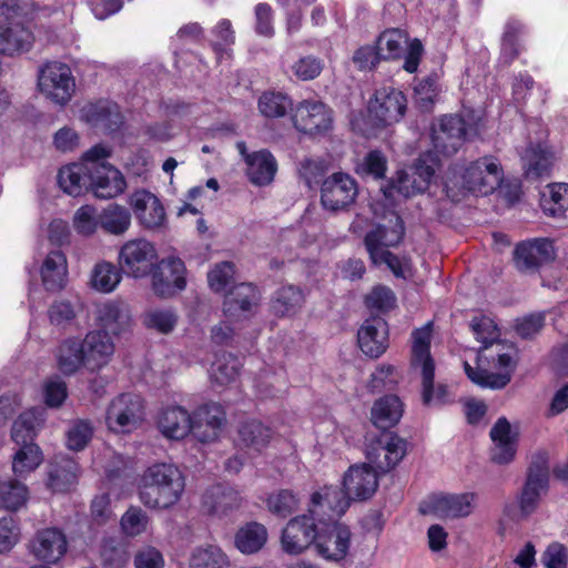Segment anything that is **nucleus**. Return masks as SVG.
Returning <instances> with one entry per match:
<instances>
[{"label": "nucleus", "instance_id": "nucleus-56", "mask_svg": "<svg viewBox=\"0 0 568 568\" xmlns=\"http://www.w3.org/2000/svg\"><path fill=\"white\" fill-rule=\"evenodd\" d=\"M323 60L314 55H305L295 61L291 70L298 80L310 81L317 78L323 71Z\"/></svg>", "mask_w": 568, "mask_h": 568}, {"label": "nucleus", "instance_id": "nucleus-5", "mask_svg": "<svg viewBox=\"0 0 568 568\" xmlns=\"http://www.w3.org/2000/svg\"><path fill=\"white\" fill-rule=\"evenodd\" d=\"M549 483L548 454L539 450L531 456L526 481L518 498L519 517L526 518L538 507Z\"/></svg>", "mask_w": 568, "mask_h": 568}, {"label": "nucleus", "instance_id": "nucleus-10", "mask_svg": "<svg viewBox=\"0 0 568 568\" xmlns=\"http://www.w3.org/2000/svg\"><path fill=\"white\" fill-rule=\"evenodd\" d=\"M143 416L141 397L134 394H121L110 403L105 422L112 432L130 433L139 426Z\"/></svg>", "mask_w": 568, "mask_h": 568}, {"label": "nucleus", "instance_id": "nucleus-39", "mask_svg": "<svg viewBox=\"0 0 568 568\" xmlns=\"http://www.w3.org/2000/svg\"><path fill=\"white\" fill-rule=\"evenodd\" d=\"M403 229H387L378 225L369 231L364 240L369 257L379 256L381 253L389 252L387 247L398 244L403 237Z\"/></svg>", "mask_w": 568, "mask_h": 568}, {"label": "nucleus", "instance_id": "nucleus-46", "mask_svg": "<svg viewBox=\"0 0 568 568\" xmlns=\"http://www.w3.org/2000/svg\"><path fill=\"white\" fill-rule=\"evenodd\" d=\"M300 498L291 489H280L270 494L266 498L267 510L280 517L286 518L298 509Z\"/></svg>", "mask_w": 568, "mask_h": 568}, {"label": "nucleus", "instance_id": "nucleus-27", "mask_svg": "<svg viewBox=\"0 0 568 568\" xmlns=\"http://www.w3.org/2000/svg\"><path fill=\"white\" fill-rule=\"evenodd\" d=\"M225 420V413L221 405L204 404L194 412L192 417L193 435L200 442H212L217 437Z\"/></svg>", "mask_w": 568, "mask_h": 568}, {"label": "nucleus", "instance_id": "nucleus-18", "mask_svg": "<svg viewBox=\"0 0 568 568\" xmlns=\"http://www.w3.org/2000/svg\"><path fill=\"white\" fill-rule=\"evenodd\" d=\"M434 174V166L427 163V158L422 156L408 171L397 172L390 184V193L396 192L404 197L423 193L428 189Z\"/></svg>", "mask_w": 568, "mask_h": 568}, {"label": "nucleus", "instance_id": "nucleus-28", "mask_svg": "<svg viewBox=\"0 0 568 568\" xmlns=\"http://www.w3.org/2000/svg\"><path fill=\"white\" fill-rule=\"evenodd\" d=\"M388 329L381 317L366 320L357 333L358 346L371 357L381 356L387 348Z\"/></svg>", "mask_w": 568, "mask_h": 568}, {"label": "nucleus", "instance_id": "nucleus-12", "mask_svg": "<svg viewBox=\"0 0 568 568\" xmlns=\"http://www.w3.org/2000/svg\"><path fill=\"white\" fill-rule=\"evenodd\" d=\"M351 542L352 532L347 526L324 518L315 545L317 555L328 561L338 562L348 555Z\"/></svg>", "mask_w": 568, "mask_h": 568}, {"label": "nucleus", "instance_id": "nucleus-50", "mask_svg": "<svg viewBox=\"0 0 568 568\" xmlns=\"http://www.w3.org/2000/svg\"><path fill=\"white\" fill-rule=\"evenodd\" d=\"M42 462V454L36 444L20 445L14 454L12 469L14 474L22 476L34 470Z\"/></svg>", "mask_w": 568, "mask_h": 568}, {"label": "nucleus", "instance_id": "nucleus-44", "mask_svg": "<svg viewBox=\"0 0 568 568\" xmlns=\"http://www.w3.org/2000/svg\"><path fill=\"white\" fill-rule=\"evenodd\" d=\"M241 368L240 359L230 353L216 356L210 369L211 381L220 386L229 385L236 381Z\"/></svg>", "mask_w": 568, "mask_h": 568}, {"label": "nucleus", "instance_id": "nucleus-58", "mask_svg": "<svg viewBox=\"0 0 568 568\" xmlns=\"http://www.w3.org/2000/svg\"><path fill=\"white\" fill-rule=\"evenodd\" d=\"M99 222L97 210L92 205L79 207L73 216V226L79 234L91 235L95 232Z\"/></svg>", "mask_w": 568, "mask_h": 568}, {"label": "nucleus", "instance_id": "nucleus-55", "mask_svg": "<svg viewBox=\"0 0 568 568\" xmlns=\"http://www.w3.org/2000/svg\"><path fill=\"white\" fill-rule=\"evenodd\" d=\"M93 435V427L88 420H77L67 433V446L71 450H82Z\"/></svg>", "mask_w": 568, "mask_h": 568}, {"label": "nucleus", "instance_id": "nucleus-9", "mask_svg": "<svg viewBox=\"0 0 568 568\" xmlns=\"http://www.w3.org/2000/svg\"><path fill=\"white\" fill-rule=\"evenodd\" d=\"M358 195L356 180L344 172H335L321 183V204L331 212L344 211Z\"/></svg>", "mask_w": 568, "mask_h": 568}, {"label": "nucleus", "instance_id": "nucleus-4", "mask_svg": "<svg viewBox=\"0 0 568 568\" xmlns=\"http://www.w3.org/2000/svg\"><path fill=\"white\" fill-rule=\"evenodd\" d=\"M430 323L413 332L410 364L419 369L423 378V403L425 405H443L453 402L446 385L434 386L435 363L430 355Z\"/></svg>", "mask_w": 568, "mask_h": 568}, {"label": "nucleus", "instance_id": "nucleus-21", "mask_svg": "<svg viewBox=\"0 0 568 568\" xmlns=\"http://www.w3.org/2000/svg\"><path fill=\"white\" fill-rule=\"evenodd\" d=\"M406 97L393 87H383L376 90L374 100L369 102L368 110L382 124L398 122L406 111Z\"/></svg>", "mask_w": 568, "mask_h": 568}, {"label": "nucleus", "instance_id": "nucleus-45", "mask_svg": "<svg viewBox=\"0 0 568 568\" xmlns=\"http://www.w3.org/2000/svg\"><path fill=\"white\" fill-rule=\"evenodd\" d=\"M292 99L280 91H265L257 101L260 113L267 119L283 118L292 110Z\"/></svg>", "mask_w": 568, "mask_h": 568}, {"label": "nucleus", "instance_id": "nucleus-19", "mask_svg": "<svg viewBox=\"0 0 568 568\" xmlns=\"http://www.w3.org/2000/svg\"><path fill=\"white\" fill-rule=\"evenodd\" d=\"M90 178V190L98 199L115 197L126 187L122 173L105 160H93Z\"/></svg>", "mask_w": 568, "mask_h": 568}, {"label": "nucleus", "instance_id": "nucleus-48", "mask_svg": "<svg viewBox=\"0 0 568 568\" xmlns=\"http://www.w3.org/2000/svg\"><path fill=\"white\" fill-rule=\"evenodd\" d=\"M28 498V489L22 483L10 479L0 484V507L17 510Z\"/></svg>", "mask_w": 568, "mask_h": 568}, {"label": "nucleus", "instance_id": "nucleus-6", "mask_svg": "<svg viewBox=\"0 0 568 568\" xmlns=\"http://www.w3.org/2000/svg\"><path fill=\"white\" fill-rule=\"evenodd\" d=\"M324 518L312 514L310 509L305 514L291 518L281 534V546L288 555H300L316 545Z\"/></svg>", "mask_w": 568, "mask_h": 568}, {"label": "nucleus", "instance_id": "nucleus-2", "mask_svg": "<svg viewBox=\"0 0 568 568\" xmlns=\"http://www.w3.org/2000/svg\"><path fill=\"white\" fill-rule=\"evenodd\" d=\"M500 163L493 156H484L471 162L467 168H450L445 178L448 197L459 201L465 192L488 195L503 182Z\"/></svg>", "mask_w": 568, "mask_h": 568}, {"label": "nucleus", "instance_id": "nucleus-14", "mask_svg": "<svg viewBox=\"0 0 568 568\" xmlns=\"http://www.w3.org/2000/svg\"><path fill=\"white\" fill-rule=\"evenodd\" d=\"M150 273L152 290L158 296L171 297L186 287V268L179 257L162 258Z\"/></svg>", "mask_w": 568, "mask_h": 568}, {"label": "nucleus", "instance_id": "nucleus-26", "mask_svg": "<svg viewBox=\"0 0 568 568\" xmlns=\"http://www.w3.org/2000/svg\"><path fill=\"white\" fill-rule=\"evenodd\" d=\"M294 126L304 133L326 131L331 126L332 116L326 105L320 101L301 102L293 114Z\"/></svg>", "mask_w": 568, "mask_h": 568}, {"label": "nucleus", "instance_id": "nucleus-34", "mask_svg": "<svg viewBox=\"0 0 568 568\" xmlns=\"http://www.w3.org/2000/svg\"><path fill=\"white\" fill-rule=\"evenodd\" d=\"M95 318L99 325L109 335L120 334L130 325V312L128 306L122 302L109 301L97 307Z\"/></svg>", "mask_w": 568, "mask_h": 568}, {"label": "nucleus", "instance_id": "nucleus-15", "mask_svg": "<svg viewBox=\"0 0 568 568\" xmlns=\"http://www.w3.org/2000/svg\"><path fill=\"white\" fill-rule=\"evenodd\" d=\"M156 250L146 240H132L120 250L119 263L122 270L133 277H144L154 265Z\"/></svg>", "mask_w": 568, "mask_h": 568}, {"label": "nucleus", "instance_id": "nucleus-59", "mask_svg": "<svg viewBox=\"0 0 568 568\" xmlns=\"http://www.w3.org/2000/svg\"><path fill=\"white\" fill-rule=\"evenodd\" d=\"M366 306L378 312H388L395 307L396 297L394 292L383 285L375 286L365 298Z\"/></svg>", "mask_w": 568, "mask_h": 568}, {"label": "nucleus", "instance_id": "nucleus-54", "mask_svg": "<svg viewBox=\"0 0 568 568\" xmlns=\"http://www.w3.org/2000/svg\"><path fill=\"white\" fill-rule=\"evenodd\" d=\"M234 264L231 262H221L207 273V282L212 291L216 293L227 292L234 281Z\"/></svg>", "mask_w": 568, "mask_h": 568}, {"label": "nucleus", "instance_id": "nucleus-52", "mask_svg": "<svg viewBox=\"0 0 568 568\" xmlns=\"http://www.w3.org/2000/svg\"><path fill=\"white\" fill-rule=\"evenodd\" d=\"M464 368L467 377L481 387L500 389L510 382L508 373H491L486 369L474 368L467 362L464 363Z\"/></svg>", "mask_w": 568, "mask_h": 568}, {"label": "nucleus", "instance_id": "nucleus-36", "mask_svg": "<svg viewBox=\"0 0 568 568\" xmlns=\"http://www.w3.org/2000/svg\"><path fill=\"white\" fill-rule=\"evenodd\" d=\"M246 174L248 180L258 186L270 184L277 171V162L273 154L267 150L252 152L247 159Z\"/></svg>", "mask_w": 568, "mask_h": 568}, {"label": "nucleus", "instance_id": "nucleus-49", "mask_svg": "<svg viewBox=\"0 0 568 568\" xmlns=\"http://www.w3.org/2000/svg\"><path fill=\"white\" fill-rule=\"evenodd\" d=\"M408 41L406 34L399 29L384 31L377 40L378 52L384 60L400 57L403 45Z\"/></svg>", "mask_w": 568, "mask_h": 568}, {"label": "nucleus", "instance_id": "nucleus-32", "mask_svg": "<svg viewBox=\"0 0 568 568\" xmlns=\"http://www.w3.org/2000/svg\"><path fill=\"white\" fill-rule=\"evenodd\" d=\"M40 274L42 285L48 292H59L64 288L68 280V262L63 252L51 251L41 265Z\"/></svg>", "mask_w": 568, "mask_h": 568}, {"label": "nucleus", "instance_id": "nucleus-61", "mask_svg": "<svg viewBox=\"0 0 568 568\" xmlns=\"http://www.w3.org/2000/svg\"><path fill=\"white\" fill-rule=\"evenodd\" d=\"M470 328L477 341L484 344V348L491 345L498 336L496 324L485 315L474 317L470 322Z\"/></svg>", "mask_w": 568, "mask_h": 568}, {"label": "nucleus", "instance_id": "nucleus-22", "mask_svg": "<svg viewBox=\"0 0 568 568\" xmlns=\"http://www.w3.org/2000/svg\"><path fill=\"white\" fill-rule=\"evenodd\" d=\"M30 551L40 561L58 562L68 550L65 534L57 527L40 529L30 540Z\"/></svg>", "mask_w": 568, "mask_h": 568}, {"label": "nucleus", "instance_id": "nucleus-1", "mask_svg": "<svg viewBox=\"0 0 568 568\" xmlns=\"http://www.w3.org/2000/svg\"><path fill=\"white\" fill-rule=\"evenodd\" d=\"M114 353L111 337L101 331L89 332L84 338L67 337L55 348L58 369L67 376L74 375L82 367L98 371L105 366Z\"/></svg>", "mask_w": 568, "mask_h": 568}, {"label": "nucleus", "instance_id": "nucleus-35", "mask_svg": "<svg viewBox=\"0 0 568 568\" xmlns=\"http://www.w3.org/2000/svg\"><path fill=\"white\" fill-rule=\"evenodd\" d=\"M32 43L33 36L23 24L13 21L0 24V53L13 55L24 52Z\"/></svg>", "mask_w": 568, "mask_h": 568}, {"label": "nucleus", "instance_id": "nucleus-41", "mask_svg": "<svg viewBox=\"0 0 568 568\" xmlns=\"http://www.w3.org/2000/svg\"><path fill=\"white\" fill-rule=\"evenodd\" d=\"M122 280L120 268L111 262H98L90 274L91 286L100 293L113 292Z\"/></svg>", "mask_w": 568, "mask_h": 568}, {"label": "nucleus", "instance_id": "nucleus-43", "mask_svg": "<svg viewBox=\"0 0 568 568\" xmlns=\"http://www.w3.org/2000/svg\"><path fill=\"white\" fill-rule=\"evenodd\" d=\"M304 302L303 291L294 285L278 288L271 302L272 311L277 316L294 314Z\"/></svg>", "mask_w": 568, "mask_h": 568}, {"label": "nucleus", "instance_id": "nucleus-51", "mask_svg": "<svg viewBox=\"0 0 568 568\" xmlns=\"http://www.w3.org/2000/svg\"><path fill=\"white\" fill-rule=\"evenodd\" d=\"M227 566L226 556L215 546L197 548L190 558V568H227Z\"/></svg>", "mask_w": 568, "mask_h": 568}, {"label": "nucleus", "instance_id": "nucleus-64", "mask_svg": "<svg viewBox=\"0 0 568 568\" xmlns=\"http://www.w3.org/2000/svg\"><path fill=\"white\" fill-rule=\"evenodd\" d=\"M521 26L517 22H508L503 37L501 55L506 63L513 62L519 54L517 39Z\"/></svg>", "mask_w": 568, "mask_h": 568}, {"label": "nucleus", "instance_id": "nucleus-37", "mask_svg": "<svg viewBox=\"0 0 568 568\" xmlns=\"http://www.w3.org/2000/svg\"><path fill=\"white\" fill-rule=\"evenodd\" d=\"M403 415V404L395 395H387L376 400L372 408V422L381 429L395 426Z\"/></svg>", "mask_w": 568, "mask_h": 568}, {"label": "nucleus", "instance_id": "nucleus-53", "mask_svg": "<svg viewBox=\"0 0 568 568\" xmlns=\"http://www.w3.org/2000/svg\"><path fill=\"white\" fill-rule=\"evenodd\" d=\"M178 315L170 308H153L148 311L143 316V324L150 329H155L161 334L171 333L176 323Z\"/></svg>", "mask_w": 568, "mask_h": 568}, {"label": "nucleus", "instance_id": "nucleus-16", "mask_svg": "<svg viewBox=\"0 0 568 568\" xmlns=\"http://www.w3.org/2000/svg\"><path fill=\"white\" fill-rule=\"evenodd\" d=\"M474 501L475 495L471 493L433 496L420 507V511L439 519H457L471 514Z\"/></svg>", "mask_w": 568, "mask_h": 568}, {"label": "nucleus", "instance_id": "nucleus-63", "mask_svg": "<svg viewBox=\"0 0 568 568\" xmlns=\"http://www.w3.org/2000/svg\"><path fill=\"white\" fill-rule=\"evenodd\" d=\"M438 77L430 74L420 80L415 87V94L417 102L422 108L428 109L433 105L435 98L438 94Z\"/></svg>", "mask_w": 568, "mask_h": 568}, {"label": "nucleus", "instance_id": "nucleus-29", "mask_svg": "<svg viewBox=\"0 0 568 568\" xmlns=\"http://www.w3.org/2000/svg\"><path fill=\"white\" fill-rule=\"evenodd\" d=\"M203 506L209 513L226 515L242 506L241 491L225 484H216L205 490L202 497Z\"/></svg>", "mask_w": 568, "mask_h": 568}, {"label": "nucleus", "instance_id": "nucleus-20", "mask_svg": "<svg viewBox=\"0 0 568 568\" xmlns=\"http://www.w3.org/2000/svg\"><path fill=\"white\" fill-rule=\"evenodd\" d=\"M352 498L346 490L338 487L325 486L311 496L308 509L320 518L336 521L349 507Z\"/></svg>", "mask_w": 568, "mask_h": 568}, {"label": "nucleus", "instance_id": "nucleus-47", "mask_svg": "<svg viewBox=\"0 0 568 568\" xmlns=\"http://www.w3.org/2000/svg\"><path fill=\"white\" fill-rule=\"evenodd\" d=\"M78 466L71 459H62L61 464H54L49 471V487L53 491H65L77 480Z\"/></svg>", "mask_w": 568, "mask_h": 568}, {"label": "nucleus", "instance_id": "nucleus-24", "mask_svg": "<svg viewBox=\"0 0 568 568\" xmlns=\"http://www.w3.org/2000/svg\"><path fill=\"white\" fill-rule=\"evenodd\" d=\"M129 204L139 223L148 230H159L166 221L163 204L153 193L139 190L131 194Z\"/></svg>", "mask_w": 568, "mask_h": 568}, {"label": "nucleus", "instance_id": "nucleus-40", "mask_svg": "<svg viewBox=\"0 0 568 568\" xmlns=\"http://www.w3.org/2000/svg\"><path fill=\"white\" fill-rule=\"evenodd\" d=\"M237 433L240 443L256 452L265 448L273 438V430L256 419L244 422Z\"/></svg>", "mask_w": 568, "mask_h": 568}, {"label": "nucleus", "instance_id": "nucleus-60", "mask_svg": "<svg viewBox=\"0 0 568 568\" xmlns=\"http://www.w3.org/2000/svg\"><path fill=\"white\" fill-rule=\"evenodd\" d=\"M327 171V164L321 159H305L301 161L298 173L308 189L318 184Z\"/></svg>", "mask_w": 568, "mask_h": 568}, {"label": "nucleus", "instance_id": "nucleus-62", "mask_svg": "<svg viewBox=\"0 0 568 568\" xmlns=\"http://www.w3.org/2000/svg\"><path fill=\"white\" fill-rule=\"evenodd\" d=\"M148 516L136 507L129 508L121 518L122 530L128 536H138L146 529Z\"/></svg>", "mask_w": 568, "mask_h": 568}, {"label": "nucleus", "instance_id": "nucleus-33", "mask_svg": "<svg viewBox=\"0 0 568 568\" xmlns=\"http://www.w3.org/2000/svg\"><path fill=\"white\" fill-rule=\"evenodd\" d=\"M82 112L87 122L105 132H114L123 123V116L115 103L100 101L87 105Z\"/></svg>", "mask_w": 568, "mask_h": 568}, {"label": "nucleus", "instance_id": "nucleus-31", "mask_svg": "<svg viewBox=\"0 0 568 568\" xmlns=\"http://www.w3.org/2000/svg\"><path fill=\"white\" fill-rule=\"evenodd\" d=\"M524 174L527 180L548 179L551 173L554 156L544 145H529L521 156Z\"/></svg>", "mask_w": 568, "mask_h": 568}, {"label": "nucleus", "instance_id": "nucleus-8", "mask_svg": "<svg viewBox=\"0 0 568 568\" xmlns=\"http://www.w3.org/2000/svg\"><path fill=\"white\" fill-rule=\"evenodd\" d=\"M407 443L394 433L383 432L366 446V458L376 473L393 469L406 455Z\"/></svg>", "mask_w": 568, "mask_h": 568}, {"label": "nucleus", "instance_id": "nucleus-7", "mask_svg": "<svg viewBox=\"0 0 568 568\" xmlns=\"http://www.w3.org/2000/svg\"><path fill=\"white\" fill-rule=\"evenodd\" d=\"M111 155V149L104 144H97L88 150L80 163H72L60 169L58 174L59 186L64 193L79 196L90 190V172L93 160H105Z\"/></svg>", "mask_w": 568, "mask_h": 568}, {"label": "nucleus", "instance_id": "nucleus-13", "mask_svg": "<svg viewBox=\"0 0 568 568\" xmlns=\"http://www.w3.org/2000/svg\"><path fill=\"white\" fill-rule=\"evenodd\" d=\"M469 136L466 122L458 115H444L432 128V143L436 153L454 155Z\"/></svg>", "mask_w": 568, "mask_h": 568}, {"label": "nucleus", "instance_id": "nucleus-3", "mask_svg": "<svg viewBox=\"0 0 568 568\" xmlns=\"http://www.w3.org/2000/svg\"><path fill=\"white\" fill-rule=\"evenodd\" d=\"M185 478L173 464L158 463L145 469L141 476L139 497L151 509H166L182 497Z\"/></svg>", "mask_w": 568, "mask_h": 568}, {"label": "nucleus", "instance_id": "nucleus-23", "mask_svg": "<svg viewBox=\"0 0 568 568\" xmlns=\"http://www.w3.org/2000/svg\"><path fill=\"white\" fill-rule=\"evenodd\" d=\"M260 301L257 288L250 283L232 285L223 302L224 316L232 322L247 318Z\"/></svg>", "mask_w": 568, "mask_h": 568}, {"label": "nucleus", "instance_id": "nucleus-17", "mask_svg": "<svg viewBox=\"0 0 568 568\" xmlns=\"http://www.w3.org/2000/svg\"><path fill=\"white\" fill-rule=\"evenodd\" d=\"M515 265L520 272H536L544 264L556 258V250L552 241L548 239H535L519 243L515 248Z\"/></svg>", "mask_w": 568, "mask_h": 568}, {"label": "nucleus", "instance_id": "nucleus-57", "mask_svg": "<svg viewBox=\"0 0 568 568\" xmlns=\"http://www.w3.org/2000/svg\"><path fill=\"white\" fill-rule=\"evenodd\" d=\"M386 158L381 151L374 150L368 152L362 162L357 165L356 172L361 175L382 179L386 172Z\"/></svg>", "mask_w": 568, "mask_h": 568}, {"label": "nucleus", "instance_id": "nucleus-11", "mask_svg": "<svg viewBox=\"0 0 568 568\" xmlns=\"http://www.w3.org/2000/svg\"><path fill=\"white\" fill-rule=\"evenodd\" d=\"M39 88L51 101L64 105L75 89L71 69L61 62L47 63L39 74Z\"/></svg>", "mask_w": 568, "mask_h": 568}, {"label": "nucleus", "instance_id": "nucleus-25", "mask_svg": "<svg viewBox=\"0 0 568 568\" xmlns=\"http://www.w3.org/2000/svg\"><path fill=\"white\" fill-rule=\"evenodd\" d=\"M343 487L352 500H367L378 488V474L371 465H353L344 475Z\"/></svg>", "mask_w": 568, "mask_h": 568}, {"label": "nucleus", "instance_id": "nucleus-42", "mask_svg": "<svg viewBox=\"0 0 568 568\" xmlns=\"http://www.w3.org/2000/svg\"><path fill=\"white\" fill-rule=\"evenodd\" d=\"M99 222L106 233L122 235L131 225V213L125 206L111 203L99 214Z\"/></svg>", "mask_w": 568, "mask_h": 568}, {"label": "nucleus", "instance_id": "nucleus-38", "mask_svg": "<svg viewBox=\"0 0 568 568\" xmlns=\"http://www.w3.org/2000/svg\"><path fill=\"white\" fill-rule=\"evenodd\" d=\"M267 536V529L264 525L252 521L237 530L235 546L243 554H255L266 544Z\"/></svg>", "mask_w": 568, "mask_h": 568}, {"label": "nucleus", "instance_id": "nucleus-30", "mask_svg": "<svg viewBox=\"0 0 568 568\" xmlns=\"http://www.w3.org/2000/svg\"><path fill=\"white\" fill-rule=\"evenodd\" d=\"M158 427L166 438L183 439L193 433L192 416L181 406H170L159 415Z\"/></svg>", "mask_w": 568, "mask_h": 568}]
</instances>
